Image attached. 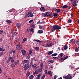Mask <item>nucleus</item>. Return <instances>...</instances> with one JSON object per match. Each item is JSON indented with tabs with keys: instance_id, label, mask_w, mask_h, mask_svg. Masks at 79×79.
Masks as SVG:
<instances>
[{
	"instance_id": "17",
	"label": "nucleus",
	"mask_w": 79,
	"mask_h": 79,
	"mask_svg": "<svg viewBox=\"0 0 79 79\" xmlns=\"http://www.w3.org/2000/svg\"><path fill=\"white\" fill-rule=\"evenodd\" d=\"M19 61H17V62H14V64H15V65H16L17 66V65L19 64Z\"/></svg>"
},
{
	"instance_id": "45",
	"label": "nucleus",
	"mask_w": 79,
	"mask_h": 79,
	"mask_svg": "<svg viewBox=\"0 0 79 79\" xmlns=\"http://www.w3.org/2000/svg\"><path fill=\"white\" fill-rule=\"evenodd\" d=\"M53 60H51L50 61V63H53Z\"/></svg>"
},
{
	"instance_id": "37",
	"label": "nucleus",
	"mask_w": 79,
	"mask_h": 79,
	"mask_svg": "<svg viewBox=\"0 0 79 79\" xmlns=\"http://www.w3.org/2000/svg\"><path fill=\"white\" fill-rule=\"evenodd\" d=\"M72 22V20L71 19H69L68 20V23H71Z\"/></svg>"
},
{
	"instance_id": "51",
	"label": "nucleus",
	"mask_w": 79,
	"mask_h": 79,
	"mask_svg": "<svg viewBox=\"0 0 79 79\" xmlns=\"http://www.w3.org/2000/svg\"><path fill=\"white\" fill-rule=\"evenodd\" d=\"M10 53L11 54L13 53V50H11L10 52Z\"/></svg>"
},
{
	"instance_id": "4",
	"label": "nucleus",
	"mask_w": 79,
	"mask_h": 79,
	"mask_svg": "<svg viewBox=\"0 0 79 79\" xmlns=\"http://www.w3.org/2000/svg\"><path fill=\"white\" fill-rule=\"evenodd\" d=\"M29 68V63L25 64L23 67L24 69L25 70Z\"/></svg>"
},
{
	"instance_id": "34",
	"label": "nucleus",
	"mask_w": 79,
	"mask_h": 79,
	"mask_svg": "<svg viewBox=\"0 0 79 79\" xmlns=\"http://www.w3.org/2000/svg\"><path fill=\"white\" fill-rule=\"evenodd\" d=\"M10 66L12 68H14V67H15V64H11L10 65Z\"/></svg>"
},
{
	"instance_id": "25",
	"label": "nucleus",
	"mask_w": 79,
	"mask_h": 79,
	"mask_svg": "<svg viewBox=\"0 0 79 79\" xmlns=\"http://www.w3.org/2000/svg\"><path fill=\"white\" fill-rule=\"evenodd\" d=\"M29 61V60H25L23 61V62L24 63H28Z\"/></svg>"
},
{
	"instance_id": "47",
	"label": "nucleus",
	"mask_w": 79,
	"mask_h": 79,
	"mask_svg": "<svg viewBox=\"0 0 79 79\" xmlns=\"http://www.w3.org/2000/svg\"><path fill=\"white\" fill-rule=\"evenodd\" d=\"M75 50L76 52H78V51L79 50L78 48H77Z\"/></svg>"
},
{
	"instance_id": "49",
	"label": "nucleus",
	"mask_w": 79,
	"mask_h": 79,
	"mask_svg": "<svg viewBox=\"0 0 79 79\" xmlns=\"http://www.w3.org/2000/svg\"><path fill=\"white\" fill-rule=\"evenodd\" d=\"M73 0V1H74V2H73V3H76V1H77V0Z\"/></svg>"
},
{
	"instance_id": "18",
	"label": "nucleus",
	"mask_w": 79,
	"mask_h": 79,
	"mask_svg": "<svg viewBox=\"0 0 79 79\" xmlns=\"http://www.w3.org/2000/svg\"><path fill=\"white\" fill-rule=\"evenodd\" d=\"M68 7V6L67 5H65L62 6V8H63V9H64L65 8H67Z\"/></svg>"
},
{
	"instance_id": "38",
	"label": "nucleus",
	"mask_w": 79,
	"mask_h": 79,
	"mask_svg": "<svg viewBox=\"0 0 79 79\" xmlns=\"http://www.w3.org/2000/svg\"><path fill=\"white\" fill-rule=\"evenodd\" d=\"M30 75V72H28L26 74L27 76H29V75Z\"/></svg>"
},
{
	"instance_id": "16",
	"label": "nucleus",
	"mask_w": 79,
	"mask_h": 79,
	"mask_svg": "<svg viewBox=\"0 0 79 79\" xmlns=\"http://www.w3.org/2000/svg\"><path fill=\"white\" fill-rule=\"evenodd\" d=\"M10 60H11V63H14V60L12 57H10Z\"/></svg>"
},
{
	"instance_id": "41",
	"label": "nucleus",
	"mask_w": 79,
	"mask_h": 79,
	"mask_svg": "<svg viewBox=\"0 0 79 79\" xmlns=\"http://www.w3.org/2000/svg\"><path fill=\"white\" fill-rule=\"evenodd\" d=\"M73 6H77V4L75 2L73 4Z\"/></svg>"
},
{
	"instance_id": "3",
	"label": "nucleus",
	"mask_w": 79,
	"mask_h": 79,
	"mask_svg": "<svg viewBox=\"0 0 79 79\" xmlns=\"http://www.w3.org/2000/svg\"><path fill=\"white\" fill-rule=\"evenodd\" d=\"M72 75H71V74H69L68 75H67V76H64L63 77V78H64V79H71L72 78Z\"/></svg>"
},
{
	"instance_id": "23",
	"label": "nucleus",
	"mask_w": 79,
	"mask_h": 79,
	"mask_svg": "<svg viewBox=\"0 0 79 79\" xmlns=\"http://www.w3.org/2000/svg\"><path fill=\"white\" fill-rule=\"evenodd\" d=\"M55 10L56 11H57V12H58V13H59V12L61 11V10H60V9H55Z\"/></svg>"
},
{
	"instance_id": "64",
	"label": "nucleus",
	"mask_w": 79,
	"mask_h": 79,
	"mask_svg": "<svg viewBox=\"0 0 79 79\" xmlns=\"http://www.w3.org/2000/svg\"><path fill=\"white\" fill-rule=\"evenodd\" d=\"M42 11H45V9H43Z\"/></svg>"
},
{
	"instance_id": "5",
	"label": "nucleus",
	"mask_w": 79,
	"mask_h": 79,
	"mask_svg": "<svg viewBox=\"0 0 79 79\" xmlns=\"http://www.w3.org/2000/svg\"><path fill=\"white\" fill-rule=\"evenodd\" d=\"M44 17H48L51 16V14L49 12H46L44 15Z\"/></svg>"
},
{
	"instance_id": "19",
	"label": "nucleus",
	"mask_w": 79,
	"mask_h": 79,
	"mask_svg": "<svg viewBox=\"0 0 79 79\" xmlns=\"http://www.w3.org/2000/svg\"><path fill=\"white\" fill-rule=\"evenodd\" d=\"M34 76L31 75L29 77V79H34Z\"/></svg>"
},
{
	"instance_id": "48",
	"label": "nucleus",
	"mask_w": 79,
	"mask_h": 79,
	"mask_svg": "<svg viewBox=\"0 0 79 79\" xmlns=\"http://www.w3.org/2000/svg\"><path fill=\"white\" fill-rule=\"evenodd\" d=\"M32 21H33V19H31V20H30L29 22V23H32Z\"/></svg>"
},
{
	"instance_id": "42",
	"label": "nucleus",
	"mask_w": 79,
	"mask_h": 79,
	"mask_svg": "<svg viewBox=\"0 0 79 79\" xmlns=\"http://www.w3.org/2000/svg\"><path fill=\"white\" fill-rule=\"evenodd\" d=\"M53 58L55 60H58V57H54Z\"/></svg>"
},
{
	"instance_id": "36",
	"label": "nucleus",
	"mask_w": 79,
	"mask_h": 79,
	"mask_svg": "<svg viewBox=\"0 0 79 79\" xmlns=\"http://www.w3.org/2000/svg\"><path fill=\"white\" fill-rule=\"evenodd\" d=\"M45 77V75H44L42 77L41 79H44Z\"/></svg>"
},
{
	"instance_id": "8",
	"label": "nucleus",
	"mask_w": 79,
	"mask_h": 79,
	"mask_svg": "<svg viewBox=\"0 0 79 79\" xmlns=\"http://www.w3.org/2000/svg\"><path fill=\"white\" fill-rule=\"evenodd\" d=\"M68 58V56H66L63 58H61L60 59V61H63V60H66V59H67V58Z\"/></svg>"
},
{
	"instance_id": "24",
	"label": "nucleus",
	"mask_w": 79,
	"mask_h": 79,
	"mask_svg": "<svg viewBox=\"0 0 79 79\" xmlns=\"http://www.w3.org/2000/svg\"><path fill=\"white\" fill-rule=\"evenodd\" d=\"M58 55V54L57 53H54L51 55V56H56Z\"/></svg>"
},
{
	"instance_id": "22",
	"label": "nucleus",
	"mask_w": 79,
	"mask_h": 79,
	"mask_svg": "<svg viewBox=\"0 0 79 79\" xmlns=\"http://www.w3.org/2000/svg\"><path fill=\"white\" fill-rule=\"evenodd\" d=\"M42 68L40 67V68L38 69V72H41V71H42Z\"/></svg>"
},
{
	"instance_id": "60",
	"label": "nucleus",
	"mask_w": 79,
	"mask_h": 79,
	"mask_svg": "<svg viewBox=\"0 0 79 79\" xmlns=\"http://www.w3.org/2000/svg\"><path fill=\"white\" fill-rule=\"evenodd\" d=\"M12 11H13V10L12 9V10H10L9 11H10V12H12Z\"/></svg>"
},
{
	"instance_id": "28",
	"label": "nucleus",
	"mask_w": 79,
	"mask_h": 79,
	"mask_svg": "<svg viewBox=\"0 0 79 79\" xmlns=\"http://www.w3.org/2000/svg\"><path fill=\"white\" fill-rule=\"evenodd\" d=\"M3 32H4L3 30H0V34H3Z\"/></svg>"
},
{
	"instance_id": "59",
	"label": "nucleus",
	"mask_w": 79,
	"mask_h": 79,
	"mask_svg": "<svg viewBox=\"0 0 79 79\" xmlns=\"http://www.w3.org/2000/svg\"><path fill=\"white\" fill-rule=\"evenodd\" d=\"M2 72V69L1 68H0V74Z\"/></svg>"
},
{
	"instance_id": "10",
	"label": "nucleus",
	"mask_w": 79,
	"mask_h": 79,
	"mask_svg": "<svg viewBox=\"0 0 79 79\" xmlns=\"http://www.w3.org/2000/svg\"><path fill=\"white\" fill-rule=\"evenodd\" d=\"M39 73V72L37 70H36L33 73V74L34 76H35V74H37Z\"/></svg>"
},
{
	"instance_id": "40",
	"label": "nucleus",
	"mask_w": 79,
	"mask_h": 79,
	"mask_svg": "<svg viewBox=\"0 0 79 79\" xmlns=\"http://www.w3.org/2000/svg\"><path fill=\"white\" fill-rule=\"evenodd\" d=\"M32 51L31 50H30L29 52V54H31V53H32Z\"/></svg>"
},
{
	"instance_id": "39",
	"label": "nucleus",
	"mask_w": 79,
	"mask_h": 79,
	"mask_svg": "<svg viewBox=\"0 0 79 79\" xmlns=\"http://www.w3.org/2000/svg\"><path fill=\"white\" fill-rule=\"evenodd\" d=\"M26 40V38H24L23 39L22 43L23 44L25 41Z\"/></svg>"
},
{
	"instance_id": "31",
	"label": "nucleus",
	"mask_w": 79,
	"mask_h": 79,
	"mask_svg": "<svg viewBox=\"0 0 79 79\" xmlns=\"http://www.w3.org/2000/svg\"><path fill=\"white\" fill-rule=\"evenodd\" d=\"M35 26L34 24L32 23L31 25V27H34Z\"/></svg>"
},
{
	"instance_id": "20",
	"label": "nucleus",
	"mask_w": 79,
	"mask_h": 79,
	"mask_svg": "<svg viewBox=\"0 0 79 79\" xmlns=\"http://www.w3.org/2000/svg\"><path fill=\"white\" fill-rule=\"evenodd\" d=\"M53 16L55 18H57V17H56V16H57V14L55 13L54 14Z\"/></svg>"
},
{
	"instance_id": "14",
	"label": "nucleus",
	"mask_w": 79,
	"mask_h": 79,
	"mask_svg": "<svg viewBox=\"0 0 79 79\" xmlns=\"http://www.w3.org/2000/svg\"><path fill=\"white\" fill-rule=\"evenodd\" d=\"M38 33L39 34H42L43 33V31L42 30H40L38 31Z\"/></svg>"
},
{
	"instance_id": "35",
	"label": "nucleus",
	"mask_w": 79,
	"mask_h": 79,
	"mask_svg": "<svg viewBox=\"0 0 79 79\" xmlns=\"http://www.w3.org/2000/svg\"><path fill=\"white\" fill-rule=\"evenodd\" d=\"M43 23H44V22H40V21H39L38 22H37V24H42Z\"/></svg>"
},
{
	"instance_id": "30",
	"label": "nucleus",
	"mask_w": 79,
	"mask_h": 79,
	"mask_svg": "<svg viewBox=\"0 0 79 79\" xmlns=\"http://www.w3.org/2000/svg\"><path fill=\"white\" fill-rule=\"evenodd\" d=\"M17 27H20V26H21V23H17Z\"/></svg>"
},
{
	"instance_id": "26",
	"label": "nucleus",
	"mask_w": 79,
	"mask_h": 79,
	"mask_svg": "<svg viewBox=\"0 0 79 79\" xmlns=\"http://www.w3.org/2000/svg\"><path fill=\"white\" fill-rule=\"evenodd\" d=\"M53 52L52 51H50V52H49L48 53V55H51V54H52Z\"/></svg>"
},
{
	"instance_id": "43",
	"label": "nucleus",
	"mask_w": 79,
	"mask_h": 79,
	"mask_svg": "<svg viewBox=\"0 0 79 79\" xmlns=\"http://www.w3.org/2000/svg\"><path fill=\"white\" fill-rule=\"evenodd\" d=\"M58 77V76H57L56 75H55L54 76V79H56L57 77Z\"/></svg>"
},
{
	"instance_id": "63",
	"label": "nucleus",
	"mask_w": 79,
	"mask_h": 79,
	"mask_svg": "<svg viewBox=\"0 0 79 79\" xmlns=\"http://www.w3.org/2000/svg\"><path fill=\"white\" fill-rule=\"evenodd\" d=\"M40 66H43V64L42 63L41 64H40Z\"/></svg>"
},
{
	"instance_id": "11",
	"label": "nucleus",
	"mask_w": 79,
	"mask_h": 79,
	"mask_svg": "<svg viewBox=\"0 0 79 79\" xmlns=\"http://www.w3.org/2000/svg\"><path fill=\"white\" fill-rule=\"evenodd\" d=\"M48 74L50 76H52V72L48 71Z\"/></svg>"
},
{
	"instance_id": "46",
	"label": "nucleus",
	"mask_w": 79,
	"mask_h": 79,
	"mask_svg": "<svg viewBox=\"0 0 79 79\" xmlns=\"http://www.w3.org/2000/svg\"><path fill=\"white\" fill-rule=\"evenodd\" d=\"M45 74H47V70H45L44 71Z\"/></svg>"
},
{
	"instance_id": "56",
	"label": "nucleus",
	"mask_w": 79,
	"mask_h": 79,
	"mask_svg": "<svg viewBox=\"0 0 79 79\" xmlns=\"http://www.w3.org/2000/svg\"><path fill=\"white\" fill-rule=\"evenodd\" d=\"M39 28H40V29H42V26H39Z\"/></svg>"
},
{
	"instance_id": "9",
	"label": "nucleus",
	"mask_w": 79,
	"mask_h": 79,
	"mask_svg": "<svg viewBox=\"0 0 79 79\" xmlns=\"http://www.w3.org/2000/svg\"><path fill=\"white\" fill-rule=\"evenodd\" d=\"M42 75V74L40 73L39 75H37L36 79H40V77Z\"/></svg>"
},
{
	"instance_id": "15",
	"label": "nucleus",
	"mask_w": 79,
	"mask_h": 79,
	"mask_svg": "<svg viewBox=\"0 0 79 79\" xmlns=\"http://www.w3.org/2000/svg\"><path fill=\"white\" fill-rule=\"evenodd\" d=\"M6 23H9V24H11V21H10V20H6Z\"/></svg>"
},
{
	"instance_id": "54",
	"label": "nucleus",
	"mask_w": 79,
	"mask_h": 79,
	"mask_svg": "<svg viewBox=\"0 0 79 79\" xmlns=\"http://www.w3.org/2000/svg\"><path fill=\"white\" fill-rule=\"evenodd\" d=\"M30 31L31 32H33V28H32L30 29Z\"/></svg>"
},
{
	"instance_id": "50",
	"label": "nucleus",
	"mask_w": 79,
	"mask_h": 79,
	"mask_svg": "<svg viewBox=\"0 0 79 79\" xmlns=\"http://www.w3.org/2000/svg\"><path fill=\"white\" fill-rule=\"evenodd\" d=\"M73 40H74L73 39L71 40L69 42V43H71V42H73Z\"/></svg>"
},
{
	"instance_id": "44",
	"label": "nucleus",
	"mask_w": 79,
	"mask_h": 79,
	"mask_svg": "<svg viewBox=\"0 0 79 79\" xmlns=\"http://www.w3.org/2000/svg\"><path fill=\"white\" fill-rule=\"evenodd\" d=\"M60 55L61 56V57H62V56H63V53H61L60 54Z\"/></svg>"
},
{
	"instance_id": "57",
	"label": "nucleus",
	"mask_w": 79,
	"mask_h": 79,
	"mask_svg": "<svg viewBox=\"0 0 79 79\" xmlns=\"http://www.w3.org/2000/svg\"><path fill=\"white\" fill-rule=\"evenodd\" d=\"M3 55V52H2L1 53V56H2Z\"/></svg>"
},
{
	"instance_id": "6",
	"label": "nucleus",
	"mask_w": 79,
	"mask_h": 79,
	"mask_svg": "<svg viewBox=\"0 0 79 79\" xmlns=\"http://www.w3.org/2000/svg\"><path fill=\"white\" fill-rule=\"evenodd\" d=\"M16 48L17 49H21L22 48V46L21 44H17Z\"/></svg>"
},
{
	"instance_id": "58",
	"label": "nucleus",
	"mask_w": 79,
	"mask_h": 79,
	"mask_svg": "<svg viewBox=\"0 0 79 79\" xmlns=\"http://www.w3.org/2000/svg\"><path fill=\"white\" fill-rule=\"evenodd\" d=\"M26 32H29V30H28V29H26Z\"/></svg>"
},
{
	"instance_id": "2",
	"label": "nucleus",
	"mask_w": 79,
	"mask_h": 79,
	"mask_svg": "<svg viewBox=\"0 0 79 79\" xmlns=\"http://www.w3.org/2000/svg\"><path fill=\"white\" fill-rule=\"evenodd\" d=\"M33 16L34 15H33V14H32V12H29L26 14L25 16V17H27L28 16V18H30V17H33Z\"/></svg>"
},
{
	"instance_id": "1",
	"label": "nucleus",
	"mask_w": 79,
	"mask_h": 79,
	"mask_svg": "<svg viewBox=\"0 0 79 79\" xmlns=\"http://www.w3.org/2000/svg\"><path fill=\"white\" fill-rule=\"evenodd\" d=\"M60 29H61V27H60L58 25H54L53 26V27L52 29L51 32H54L55 30Z\"/></svg>"
},
{
	"instance_id": "62",
	"label": "nucleus",
	"mask_w": 79,
	"mask_h": 79,
	"mask_svg": "<svg viewBox=\"0 0 79 79\" xmlns=\"http://www.w3.org/2000/svg\"><path fill=\"white\" fill-rule=\"evenodd\" d=\"M70 67L71 69H73V67L72 66H70Z\"/></svg>"
},
{
	"instance_id": "61",
	"label": "nucleus",
	"mask_w": 79,
	"mask_h": 79,
	"mask_svg": "<svg viewBox=\"0 0 79 79\" xmlns=\"http://www.w3.org/2000/svg\"><path fill=\"white\" fill-rule=\"evenodd\" d=\"M40 10L41 11H42V10H43V9H42V8H41H41H40Z\"/></svg>"
},
{
	"instance_id": "7",
	"label": "nucleus",
	"mask_w": 79,
	"mask_h": 79,
	"mask_svg": "<svg viewBox=\"0 0 79 79\" xmlns=\"http://www.w3.org/2000/svg\"><path fill=\"white\" fill-rule=\"evenodd\" d=\"M52 44V43H50L49 44H46L45 47H50Z\"/></svg>"
},
{
	"instance_id": "12",
	"label": "nucleus",
	"mask_w": 79,
	"mask_h": 79,
	"mask_svg": "<svg viewBox=\"0 0 79 79\" xmlns=\"http://www.w3.org/2000/svg\"><path fill=\"white\" fill-rule=\"evenodd\" d=\"M32 68H35L37 66V65H36V64H32Z\"/></svg>"
},
{
	"instance_id": "29",
	"label": "nucleus",
	"mask_w": 79,
	"mask_h": 79,
	"mask_svg": "<svg viewBox=\"0 0 79 79\" xmlns=\"http://www.w3.org/2000/svg\"><path fill=\"white\" fill-rule=\"evenodd\" d=\"M35 50H36V51L39 50V48L38 47H35Z\"/></svg>"
},
{
	"instance_id": "52",
	"label": "nucleus",
	"mask_w": 79,
	"mask_h": 79,
	"mask_svg": "<svg viewBox=\"0 0 79 79\" xmlns=\"http://www.w3.org/2000/svg\"><path fill=\"white\" fill-rule=\"evenodd\" d=\"M6 63H10V60H7L6 62Z\"/></svg>"
},
{
	"instance_id": "53",
	"label": "nucleus",
	"mask_w": 79,
	"mask_h": 79,
	"mask_svg": "<svg viewBox=\"0 0 79 79\" xmlns=\"http://www.w3.org/2000/svg\"><path fill=\"white\" fill-rule=\"evenodd\" d=\"M30 66H31L32 65H33V62H31L30 63Z\"/></svg>"
},
{
	"instance_id": "13",
	"label": "nucleus",
	"mask_w": 79,
	"mask_h": 79,
	"mask_svg": "<svg viewBox=\"0 0 79 79\" xmlns=\"http://www.w3.org/2000/svg\"><path fill=\"white\" fill-rule=\"evenodd\" d=\"M22 51L23 55H26V52L24 50H22Z\"/></svg>"
},
{
	"instance_id": "27",
	"label": "nucleus",
	"mask_w": 79,
	"mask_h": 79,
	"mask_svg": "<svg viewBox=\"0 0 79 79\" xmlns=\"http://www.w3.org/2000/svg\"><path fill=\"white\" fill-rule=\"evenodd\" d=\"M35 42H41V41H40L38 40H35L34 41Z\"/></svg>"
},
{
	"instance_id": "33",
	"label": "nucleus",
	"mask_w": 79,
	"mask_h": 79,
	"mask_svg": "<svg viewBox=\"0 0 79 79\" xmlns=\"http://www.w3.org/2000/svg\"><path fill=\"white\" fill-rule=\"evenodd\" d=\"M31 58V56L29 55H28L27 56V57H26V59H29V58Z\"/></svg>"
},
{
	"instance_id": "32",
	"label": "nucleus",
	"mask_w": 79,
	"mask_h": 79,
	"mask_svg": "<svg viewBox=\"0 0 79 79\" xmlns=\"http://www.w3.org/2000/svg\"><path fill=\"white\" fill-rule=\"evenodd\" d=\"M0 51H1V52H4V51H5V49H3V48H0Z\"/></svg>"
},
{
	"instance_id": "55",
	"label": "nucleus",
	"mask_w": 79,
	"mask_h": 79,
	"mask_svg": "<svg viewBox=\"0 0 79 79\" xmlns=\"http://www.w3.org/2000/svg\"><path fill=\"white\" fill-rule=\"evenodd\" d=\"M71 16H72V17L74 15H73V12L71 13Z\"/></svg>"
},
{
	"instance_id": "21",
	"label": "nucleus",
	"mask_w": 79,
	"mask_h": 79,
	"mask_svg": "<svg viewBox=\"0 0 79 79\" xmlns=\"http://www.w3.org/2000/svg\"><path fill=\"white\" fill-rule=\"evenodd\" d=\"M64 50H66L68 49V46L66 45H64Z\"/></svg>"
}]
</instances>
